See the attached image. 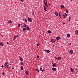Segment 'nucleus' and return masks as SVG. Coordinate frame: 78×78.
Masks as SVG:
<instances>
[{
    "label": "nucleus",
    "mask_w": 78,
    "mask_h": 78,
    "mask_svg": "<svg viewBox=\"0 0 78 78\" xmlns=\"http://www.w3.org/2000/svg\"><path fill=\"white\" fill-rule=\"evenodd\" d=\"M4 65L6 66V67L8 69H10V67H9V64H8V63L7 62H6L5 64Z\"/></svg>",
    "instance_id": "f257e3e1"
},
{
    "label": "nucleus",
    "mask_w": 78,
    "mask_h": 78,
    "mask_svg": "<svg viewBox=\"0 0 78 78\" xmlns=\"http://www.w3.org/2000/svg\"><path fill=\"white\" fill-rule=\"evenodd\" d=\"M44 4V5H45L43 6L44 10L45 11H47V9H46V7H48V5H47V3Z\"/></svg>",
    "instance_id": "f03ea898"
},
{
    "label": "nucleus",
    "mask_w": 78,
    "mask_h": 78,
    "mask_svg": "<svg viewBox=\"0 0 78 78\" xmlns=\"http://www.w3.org/2000/svg\"><path fill=\"white\" fill-rule=\"evenodd\" d=\"M51 42H52L54 44H55L56 42V41L55 39L51 38Z\"/></svg>",
    "instance_id": "7ed1b4c3"
},
{
    "label": "nucleus",
    "mask_w": 78,
    "mask_h": 78,
    "mask_svg": "<svg viewBox=\"0 0 78 78\" xmlns=\"http://www.w3.org/2000/svg\"><path fill=\"white\" fill-rule=\"evenodd\" d=\"M75 33L76 36H78V30H76Z\"/></svg>",
    "instance_id": "20e7f679"
},
{
    "label": "nucleus",
    "mask_w": 78,
    "mask_h": 78,
    "mask_svg": "<svg viewBox=\"0 0 78 78\" xmlns=\"http://www.w3.org/2000/svg\"><path fill=\"white\" fill-rule=\"evenodd\" d=\"M27 20L28 22H32L33 20L30 18H28L27 19Z\"/></svg>",
    "instance_id": "39448f33"
},
{
    "label": "nucleus",
    "mask_w": 78,
    "mask_h": 78,
    "mask_svg": "<svg viewBox=\"0 0 78 78\" xmlns=\"http://www.w3.org/2000/svg\"><path fill=\"white\" fill-rule=\"evenodd\" d=\"M52 64H53L52 66L54 67H56V63H55L53 64V62H52Z\"/></svg>",
    "instance_id": "423d86ee"
},
{
    "label": "nucleus",
    "mask_w": 78,
    "mask_h": 78,
    "mask_svg": "<svg viewBox=\"0 0 78 78\" xmlns=\"http://www.w3.org/2000/svg\"><path fill=\"white\" fill-rule=\"evenodd\" d=\"M55 59H57L58 60H59V59H61V57H58L56 58V57H54Z\"/></svg>",
    "instance_id": "0eeeda50"
},
{
    "label": "nucleus",
    "mask_w": 78,
    "mask_h": 78,
    "mask_svg": "<svg viewBox=\"0 0 78 78\" xmlns=\"http://www.w3.org/2000/svg\"><path fill=\"white\" fill-rule=\"evenodd\" d=\"M56 39L57 41H59V39H61V37H56Z\"/></svg>",
    "instance_id": "6e6552de"
},
{
    "label": "nucleus",
    "mask_w": 78,
    "mask_h": 78,
    "mask_svg": "<svg viewBox=\"0 0 78 78\" xmlns=\"http://www.w3.org/2000/svg\"><path fill=\"white\" fill-rule=\"evenodd\" d=\"M73 50H71L69 51V53L70 54H73Z\"/></svg>",
    "instance_id": "1a4fd4ad"
},
{
    "label": "nucleus",
    "mask_w": 78,
    "mask_h": 78,
    "mask_svg": "<svg viewBox=\"0 0 78 78\" xmlns=\"http://www.w3.org/2000/svg\"><path fill=\"white\" fill-rule=\"evenodd\" d=\"M55 16H59V15H58V12H55Z\"/></svg>",
    "instance_id": "9d476101"
},
{
    "label": "nucleus",
    "mask_w": 78,
    "mask_h": 78,
    "mask_svg": "<svg viewBox=\"0 0 78 78\" xmlns=\"http://www.w3.org/2000/svg\"><path fill=\"white\" fill-rule=\"evenodd\" d=\"M44 51H45V52H46V53H50V51L49 50H44Z\"/></svg>",
    "instance_id": "9b49d317"
},
{
    "label": "nucleus",
    "mask_w": 78,
    "mask_h": 78,
    "mask_svg": "<svg viewBox=\"0 0 78 78\" xmlns=\"http://www.w3.org/2000/svg\"><path fill=\"white\" fill-rule=\"evenodd\" d=\"M23 27H24V28H27V27L28 25L24 24L23 25Z\"/></svg>",
    "instance_id": "f8f14e48"
},
{
    "label": "nucleus",
    "mask_w": 78,
    "mask_h": 78,
    "mask_svg": "<svg viewBox=\"0 0 78 78\" xmlns=\"http://www.w3.org/2000/svg\"><path fill=\"white\" fill-rule=\"evenodd\" d=\"M70 69L71 70V72H73L74 71V69H72V68H70Z\"/></svg>",
    "instance_id": "ddd939ff"
},
{
    "label": "nucleus",
    "mask_w": 78,
    "mask_h": 78,
    "mask_svg": "<svg viewBox=\"0 0 78 78\" xmlns=\"http://www.w3.org/2000/svg\"><path fill=\"white\" fill-rule=\"evenodd\" d=\"M26 28H27V31H28V30H30V27H29L28 26V27H27Z\"/></svg>",
    "instance_id": "4468645a"
},
{
    "label": "nucleus",
    "mask_w": 78,
    "mask_h": 78,
    "mask_svg": "<svg viewBox=\"0 0 78 78\" xmlns=\"http://www.w3.org/2000/svg\"><path fill=\"white\" fill-rule=\"evenodd\" d=\"M44 4L47 3V0H44Z\"/></svg>",
    "instance_id": "2eb2a0df"
},
{
    "label": "nucleus",
    "mask_w": 78,
    "mask_h": 78,
    "mask_svg": "<svg viewBox=\"0 0 78 78\" xmlns=\"http://www.w3.org/2000/svg\"><path fill=\"white\" fill-rule=\"evenodd\" d=\"M48 33L49 34H51V33H52V32H51V31H50V30H48Z\"/></svg>",
    "instance_id": "dca6fc26"
},
{
    "label": "nucleus",
    "mask_w": 78,
    "mask_h": 78,
    "mask_svg": "<svg viewBox=\"0 0 78 78\" xmlns=\"http://www.w3.org/2000/svg\"><path fill=\"white\" fill-rule=\"evenodd\" d=\"M23 21H24V22H26V23H27V19H23Z\"/></svg>",
    "instance_id": "f3484780"
},
{
    "label": "nucleus",
    "mask_w": 78,
    "mask_h": 78,
    "mask_svg": "<svg viewBox=\"0 0 78 78\" xmlns=\"http://www.w3.org/2000/svg\"><path fill=\"white\" fill-rule=\"evenodd\" d=\"M52 70L53 71H56V68H52Z\"/></svg>",
    "instance_id": "a211bd4d"
},
{
    "label": "nucleus",
    "mask_w": 78,
    "mask_h": 78,
    "mask_svg": "<svg viewBox=\"0 0 78 78\" xmlns=\"http://www.w3.org/2000/svg\"><path fill=\"white\" fill-rule=\"evenodd\" d=\"M4 44H3V42H1L0 43V45H1V46H3Z\"/></svg>",
    "instance_id": "6ab92c4d"
},
{
    "label": "nucleus",
    "mask_w": 78,
    "mask_h": 78,
    "mask_svg": "<svg viewBox=\"0 0 78 78\" xmlns=\"http://www.w3.org/2000/svg\"><path fill=\"white\" fill-rule=\"evenodd\" d=\"M60 7L61 8V9H63V8H64V6L63 5H61L60 6Z\"/></svg>",
    "instance_id": "aec40b11"
},
{
    "label": "nucleus",
    "mask_w": 78,
    "mask_h": 78,
    "mask_svg": "<svg viewBox=\"0 0 78 78\" xmlns=\"http://www.w3.org/2000/svg\"><path fill=\"white\" fill-rule=\"evenodd\" d=\"M25 73L27 75H28V72H27V71H26Z\"/></svg>",
    "instance_id": "412c9836"
},
{
    "label": "nucleus",
    "mask_w": 78,
    "mask_h": 78,
    "mask_svg": "<svg viewBox=\"0 0 78 78\" xmlns=\"http://www.w3.org/2000/svg\"><path fill=\"white\" fill-rule=\"evenodd\" d=\"M70 36V35L69 34H67V37H69Z\"/></svg>",
    "instance_id": "4be33fe9"
},
{
    "label": "nucleus",
    "mask_w": 78,
    "mask_h": 78,
    "mask_svg": "<svg viewBox=\"0 0 78 78\" xmlns=\"http://www.w3.org/2000/svg\"><path fill=\"white\" fill-rule=\"evenodd\" d=\"M62 16H63V18H66V15H65L63 14Z\"/></svg>",
    "instance_id": "5701e85b"
},
{
    "label": "nucleus",
    "mask_w": 78,
    "mask_h": 78,
    "mask_svg": "<svg viewBox=\"0 0 78 78\" xmlns=\"http://www.w3.org/2000/svg\"><path fill=\"white\" fill-rule=\"evenodd\" d=\"M20 60L21 61H23V59L22 58L20 57Z\"/></svg>",
    "instance_id": "b1692460"
},
{
    "label": "nucleus",
    "mask_w": 78,
    "mask_h": 78,
    "mask_svg": "<svg viewBox=\"0 0 78 78\" xmlns=\"http://www.w3.org/2000/svg\"><path fill=\"white\" fill-rule=\"evenodd\" d=\"M23 31H25L26 30H27V29H26V28H23Z\"/></svg>",
    "instance_id": "393cba45"
},
{
    "label": "nucleus",
    "mask_w": 78,
    "mask_h": 78,
    "mask_svg": "<svg viewBox=\"0 0 78 78\" xmlns=\"http://www.w3.org/2000/svg\"><path fill=\"white\" fill-rule=\"evenodd\" d=\"M20 69H21V70H23V67H22V66H21Z\"/></svg>",
    "instance_id": "a878e982"
},
{
    "label": "nucleus",
    "mask_w": 78,
    "mask_h": 78,
    "mask_svg": "<svg viewBox=\"0 0 78 78\" xmlns=\"http://www.w3.org/2000/svg\"><path fill=\"white\" fill-rule=\"evenodd\" d=\"M36 70L37 71V72L38 73H39V70L37 69H36Z\"/></svg>",
    "instance_id": "bb28decb"
},
{
    "label": "nucleus",
    "mask_w": 78,
    "mask_h": 78,
    "mask_svg": "<svg viewBox=\"0 0 78 78\" xmlns=\"http://www.w3.org/2000/svg\"><path fill=\"white\" fill-rule=\"evenodd\" d=\"M58 15L60 18H61V14H60V13L59 12L58 13Z\"/></svg>",
    "instance_id": "cd10ccee"
},
{
    "label": "nucleus",
    "mask_w": 78,
    "mask_h": 78,
    "mask_svg": "<svg viewBox=\"0 0 78 78\" xmlns=\"http://www.w3.org/2000/svg\"><path fill=\"white\" fill-rule=\"evenodd\" d=\"M18 26L19 27H20V24H18Z\"/></svg>",
    "instance_id": "c85d7f7f"
},
{
    "label": "nucleus",
    "mask_w": 78,
    "mask_h": 78,
    "mask_svg": "<svg viewBox=\"0 0 78 78\" xmlns=\"http://www.w3.org/2000/svg\"><path fill=\"white\" fill-rule=\"evenodd\" d=\"M20 64V65H23V62H21Z\"/></svg>",
    "instance_id": "c756f323"
},
{
    "label": "nucleus",
    "mask_w": 78,
    "mask_h": 78,
    "mask_svg": "<svg viewBox=\"0 0 78 78\" xmlns=\"http://www.w3.org/2000/svg\"><path fill=\"white\" fill-rule=\"evenodd\" d=\"M9 21V22H10V23H12V21H11V20H10Z\"/></svg>",
    "instance_id": "7c9ffc66"
},
{
    "label": "nucleus",
    "mask_w": 78,
    "mask_h": 78,
    "mask_svg": "<svg viewBox=\"0 0 78 78\" xmlns=\"http://www.w3.org/2000/svg\"><path fill=\"white\" fill-rule=\"evenodd\" d=\"M16 37L15 36L14 37V38H13V40H15L16 39Z\"/></svg>",
    "instance_id": "2f4dec72"
},
{
    "label": "nucleus",
    "mask_w": 78,
    "mask_h": 78,
    "mask_svg": "<svg viewBox=\"0 0 78 78\" xmlns=\"http://www.w3.org/2000/svg\"><path fill=\"white\" fill-rule=\"evenodd\" d=\"M41 71L43 72L44 71H45V69L41 70Z\"/></svg>",
    "instance_id": "473e14b6"
},
{
    "label": "nucleus",
    "mask_w": 78,
    "mask_h": 78,
    "mask_svg": "<svg viewBox=\"0 0 78 78\" xmlns=\"http://www.w3.org/2000/svg\"><path fill=\"white\" fill-rule=\"evenodd\" d=\"M66 13H67L68 12V10L67 9H66Z\"/></svg>",
    "instance_id": "72a5a7b5"
},
{
    "label": "nucleus",
    "mask_w": 78,
    "mask_h": 78,
    "mask_svg": "<svg viewBox=\"0 0 78 78\" xmlns=\"http://www.w3.org/2000/svg\"><path fill=\"white\" fill-rule=\"evenodd\" d=\"M15 37H19V35H16V36H15Z\"/></svg>",
    "instance_id": "f704fd0d"
},
{
    "label": "nucleus",
    "mask_w": 78,
    "mask_h": 78,
    "mask_svg": "<svg viewBox=\"0 0 78 78\" xmlns=\"http://www.w3.org/2000/svg\"><path fill=\"white\" fill-rule=\"evenodd\" d=\"M37 47H39V44H37Z\"/></svg>",
    "instance_id": "c9c22d12"
},
{
    "label": "nucleus",
    "mask_w": 78,
    "mask_h": 78,
    "mask_svg": "<svg viewBox=\"0 0 78 78\" xmlns=\"http://www.w3.org/2000/svg\"><path fill=\"white\" fill-rule=\"evenodd\" d=\"M37 58H38V59H39V55H38L37 56Z\"/></svg>",
    "instance_id": "e433bc0d"
},
{
    "label": "nucleus",
    "mask_w": 78,
    "mask_h": 78,
    "mask_svg": "<svg viewBox=\"0 0 78 78\" xmlns=\"http://www.w3.org/2000/svg\"><path fill=\"white\" fill-rule=\"evenodd\" d=\"M65 15H66V16H68L67 14H66V13H65Z\"/></svg>",
    "instance_id": "4c0bfd02"
},
{
    "label": "nucleus",
    "mask_w": 78,
    "mask_h": 78,
    "mask_svg": "<svg viewBox=\"0 0 78 78\" xmlns=\"http://www.w3.org/2000/svg\"><path fill=\"white\" fill-rule=\"evenodd\" d=\"M20 1H21V2H23L24 1L23 0H20Z\"/></svg>",
    "instance_id": "58836bf2"
},
{
    "label": "nucleus",
    "mask_w": 78,
    "mask_h": 78,
    "mask_svg": "<svg viewBox=\"0 0 78 78\" xmlns=\"http://www.w3.org/2000/svg\"><path fill=\"white\" fill-rule=\"evenodd\" d=\"M2 75H5V73H2Z\"/></svg>",
    "instance_id": "ea45409f"
},
{
    "label": "nucleus",
    "mask_w": 78,
    "mask_h": 78,
    "mask_svg": "<svg viewBox=\"0 0 78 78\" xmlns=\"http://www.w3.org/2000/svg\"><path fill=\"white\" fill-rule=\"evenodd\" d=\"M2 67V68H3V67H4V66H3L2 65V66H1Z\"/></svg>",
    "instance_id": "a19ab883"
},
{
    "label": "nucleus",
    "mask_w": 78,
    "mask_h": 78,
    "mask_svg": "<svg viewBox=\"0 0 78 78\" xmlns=\"http://www.w3.org/2000/svg\"><path fill=\"white\" fill-rule=\"evenodd\" d=\"M40 70H42V68H40Z\"/></svg>",
    "instance_id": "79ce46f5"
},
{
    "label": "nucleus",
    "mask_w": 78,
    "mask_h": 78,
    "mask_svg": "<svg viewBox=\"0 0 78 78\" xmlns=\"http://www.w3.org/2000/svg\"><path fill=\"white\" fill-rule=\"evenodd\" d=\"M70 18H71V17L70 16L69 17V19H70Z\"/></svg>",
    "instance_id": "37998d69"
},
{
    "label": "nucleus",
    "mask_w": 78,
    "mask_h": 78,
    "mask_svg": "<svg viewBox=\"0 0 78 78\" xmlns=\"http://www.w3.org/2000/svg\"><path fill=\"white\" fill-rule=\"evenodd\" d=\"M63 25H65V23H63Z\"/></svg>",
    "instance_id": "c03bdc74"
},
{
    "label": "nucleus",
    "mask_w": 78,
    "mask_h": 78,
    "mask_svg": "<svg viewBox=\"0 0 78 78\" xmlns=\"http://www.w3.org/2000/svg\"><path fill=\"white\" fill-rule=\"evenodd\" d=\"M7 44H9V42H7Z\"/></svg>",
    "instance_id": "a18cd8bd"
},
{
    "label": "nucleus",
    "mask_w": 78,
    "mask_h": 78,
    "mask_svg": "<svg viewBox=\"0 0 78 78\" xmlns=\"http://www.w3.org/2000/svg\"><path fill=\"white\" fill-rule=\"evenodd\" d=\"M70 19H69V22L70 21Z\"/></svg>",
    "instance_id": "49530a36"
},
{
    "label": "nucleus",
    "mask_w": 78,
    "mask_h": 78,
    "mask_svg": "<svg viewBox=\"0 0 78 78\" xmlns=\"http://www.w3.org/2000/svg\"><path fill=\"white\" fill-rule=\"evenodd\" d=\"M10 23L9 21H8V23Z\"/></svg>",
    "instance_id": "de8ad7c7"
},
{
    "label": "nucleus",
    "mask_w": 78,
    "mask_h": 78,
    "mask_svg": "<svg viewBox=\"0 0 78 78\" xmlns=\"http://www.w3.org/2000/svg\"><path fill=\"white\" fill-rule=\"evenodd\" d=\"M32 15L33 16H34V13H33Z\"/></svg>",
    "instance_id": "09e8293b"
},
{
    "label": "nucleus",
    "mask_w": 78,
    "mask_h": 78,
    "mask_svg": "<svg viewBox=\"0 0 78 78\" xmlns=\"http://www.w3.org/2000/svg\"><path fill=\"white\" fill-rule=\"evenodd\" d=\"M34 12H33V14H34Z\"/></svg>",
    "instance_id": "8fccbe9b"
},
{
    "label": "nucleus",
    "mask_w": 78,
    "mask_h": 78,
    "mask_svg": "<svg viewBox=\"0 0 78 78\" xmlns=\"http://www.w3.org/2000/svg\"><path fill=\"white\" fill-rule=\"evenodd\" d=\"M71 44H71V43H70V45H71Z\"/></svg>",
    "instance_id": "3c124183"
},
{
    "label": "nucleus",
    "mask_w": 78,
    "mask_h": 78,
    "mask_svg": "<svg viewBox=\"0 0 78 78\" xmlns=\"http://www.w3.org/2000/svg\"><path fill=\"white\" fill-rule=\"evenodd\" d=\"M49 6H50V4H48Z\"/></svg>",
    "instance_id": "603ef678"
},
{
    "label": "nucleus",
    "mask_w": 78,
    "mask_h": 78,
    "mask_svg": "<svg viewBox=\"0 0 78 78\" xmlns=\"http://www.w3.org/2000/svg\"><path fill=\"white\" fill-rule=\"evenodd\" d=\"M16 73H17V71H16Z\"/></svg>",
    "instance_id": "864d4df0"
},
{
    "label": "nucleus",
    "mask_w": 78,
    "mask_h": 78,
    "mask_svg": "<svg viewBox=\"0 0 78 78\" xmlns=\"http://www.w3.org/2000/svg\"><path fill=\"white\" fill-rule=\"evenodd\" d=\"M9 65H10V66H11V64H9Z\"/></svg>",
    "instance_id": "5fc2aeb1"
},
{
    "label": "nucleus",
    "mask_w": 78,
    "mask_h": 78,
    "mask_svg": "<svg viewBox=\"0 0 78 78\" xmlns=\"http://www.w3.org/2000/svg\"><path fill=\"white\" fill-rule=\"evenodd\" d=\"M76 69H77V68H76Z\"/></svg>",
    "instance_id": "6e6d98bb"
},
{
    "label": "nucleus",
    "mask_w": 78,
    "mask_h": 78,
    "mask_svg": "<svg viewBox=\"0 0 78 78\" xmlns=\"http://www.w3.org/2000/svg\"><path fill=\"white\" fill-rule=\"evenodd\" d=\"M2 37H3V36H2Z\"/></svg>",
    "instance_id": "4d7b16f0"
}]
</instances>
